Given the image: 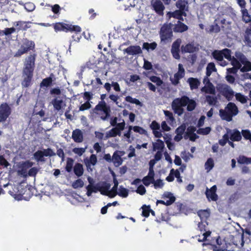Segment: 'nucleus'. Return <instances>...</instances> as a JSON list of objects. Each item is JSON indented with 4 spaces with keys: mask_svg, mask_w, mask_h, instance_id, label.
Listing matches in <instances>:
<instances>
[{
    "mask_svg": "<svg viewBox=\"0 0 251 251\" xmlns=\"http://www.w3.org/2000/svg\"><path fill=\"white\" fill-rule=\"evenodd\" d=\"M106 94L100 95L101 100L95 106L93 109V113L96 114H100V112H102L104 115L100 116V119L103 121L107 120L110 116L111 108L107 104L104 99L105 98Z\"/></svg>",
    "mask_w": 251,
    "mask_h": 251,
    "instance_id": "obj_1",
    "label": "nucleus"
},
{
    "mask_svg": "<svg viewBox=\"0 0 251 251\" xmlns=\"http://www.w3.org/2000/svg\"><path fill=\"white\" fill-rule=\"evenodd\" d=\"M239 110L236 104L229 102L226 106L225 110H219V115L222 120L230 122L232 120V117L236 116Z\"/></svg>",
    "mask_w": 251,
    "mask_h": 251,
    "instance_id": "obj_2",
    "label": "nucleus"
},
{
    "mask_svg": "<svg viewBox=\"0 0 251 251\" xmlns=\"http://www.w3.org/2000/svg\"><path fill=\"white\" fill-rule=\"evenodd\" d=\"M173 24L171 23L163 25L159 31L161 42L165 43L171 42L173 36Z\"/></svg>",
    "mask_w": 251,
    "mask_h": 251,
    "instance_id": "obj_3",
    "label": "nucleus"
},
{
    "mask_svg": "<svg viewBox=\"0 0 251 251\" xmlns=\"http://www.w3.org/2000/svg\"><path fill=\"white\" fill-rule=\"evenodd\" d=\"M52 26L54 31L56 32L58 31L71 32L79 31L80 27L77 25H73L72 24H66L62 22H58L52 24Z\"/></svg>",
    "mask_w": 251,
    "mask_h": 251,
    "instance_id": "obj_4",
    "label": "nucleus"
},
{
    "mask_svg": "<svg viewBox=\"0 0 251 251\" xmlns=\"http://www.w3.org/2000/svg\"><path fill=\"white\" fill-rule=\"evenodd\" d=\"M35 47V44L33 41L25 39L20 48L14 54V57H19L24 54L27 53L30 50H34Z\"/></svg>",
    "mask_w": 251,
    "mask_h": 251,
    "instance_id": "obj_5",
    "label": "nucleus"
},
{
    "mask_svg": "<svg viewBox=\"0 0 251 251\" xmlns=\"http://www.w3.org/2000/svg\"><path fill=\"white\" fill-rule=\"evenodd\" d=\"M239 237H236L235 238L233 235H229L225 237L226 246H227L226 251H233L234 250V248L240 247V243L239 242Z\"/></svg>",
    "mask_w": 251,
    "mask_h": 251,
    "instance_id": "obj_6",
    "label": "nucleus"
},
{
    "mask_svg": "<svg viewBox=\"0 0 251 251\" xmlns=\"http://www.w3.org/2000/svg\"><path fill=\"white\" fill-rule=\"evenodd\" d=\"M36 57V54L33 53L30 54L25 58V67L23 69L24 72H34Z\"/></svg>",
    "mask_w": 251,
    "mask_h": 251,
    "instance_id": "obj_7",
    "label": "nucleus"
},
{
    "mask_svg": "<svg viewBox=\"0 0 251 251\" xmlns=\"http://www.w3.org/2000/svg\"><path fill=\"white\" fill-rule=\"evenodd\" d=\"M218 90L228 101L232 100L234 95V91L226 84H221L218 88Z\"/></svg>",
    "mask_w": 251,
    "mask_h": 251,
    "instance_id": "obj_8",
    "label": "nucleus"
},
{
    "mask_svg": "<svg viewBox=\"0 0 251 251\" xmlns=\"http://www.w3.org/2000/svg\"><path fill=\"white\" fill-rule=\"evenodd\" d=\"M11 113V109L7 103L0 105V123L5 122Z\"/></svg>",
    "mask_w": 251,
    "mask_h": 251,
    "instance_id": "obj_9",
    "label": "nucleus"
},
{
    "mask_svg": "<svg viewBox=\"0 0 251 251\" xmlns=\"http://www.w3.org/2000/svg\"><path fill=\"white\" fill-rule=\"evenodd\" d=\"M33 165V163L29 160L22 162L18 166V174L26 177L27 176V170L31 168Z\"/></svg>",
    "mask_w": 251,
    "mask_h": 251,
    "instance_id": "obj_10",
    "label": "nucleus"
},
{
    "mask_svg": "<svg viewBox=\"0 0 251 251\" xmlns=\"http://www.w3.org/2000/svg\"><path fill=\"white\" fill-rule=\"evenodd\" d=\"M181 39L177 38L172 44L171 50L173 56L176 59H179L180 56L179 55L180 46L181 43Z\"/></svg>",
    "mask_w": 251,
    "mask_h": 251,
    "instance_id": "obj_11",
    "label": "nucleus"
},
{
    "mask_svg": "<svg viewBox=\"0 0 251 251\" xmlns=\"http://www.w3.org/2000/svg\"><path fill=\"white\" fill-rule=\"evenodd\" d=\"M217 186L216 185L212 186L210 189L206 188L205 195L209 201H216L218 199V196L216 194Z\"/></svg>",
    "mask_w": 251,
    "mask_h": 251,
    "instance_id": "obj_12",
    "label": "nucleus"
},
{
    "mask_svg": "<svg viewBox=\"0 0 251 251\" xmlns=\"http://www.w3.org/2000/svg\"><path fill=\"white\" fill-rule=\"evenodd\" d=\"M151 5L153 10L157 14L161 16L163 15L165 6L160 0H152L151 1Z\"/></svg>",
    "mask_w": 251,
    "mask_h": 251,
    "instance_id": "obj_13",
    "label": "nucleus"
},
{
    "mask_svg": "<svg viewBox=\"0 0 251 251\" xmlns=\"http://www.w3.org/2000/svg\"><path fill=\"white\" fill-rule=\"evenodd\" d=\"M227 134H229V138L233 142H239L242 139L241 132L237 129L233 130L229 128L226 129Z\"/></svg>",
    "mask_w": 251,
    "mask_h": 251,
    "instance_id": "obj_14",
    "label": "nucleus"
},
{
    "mask_svg": "<svg viewBox=\"0 0 251 251\" xmlns=\"http://www.w3.org/2000/svg\"><path fill=\"white\" fill-rule=\"evenodd\" d=\"M23 75L24 77L21 84L23 87L27 88L31 84L33 72L23 71Z\"/></svg>",
    "mask_w": 251,
    "mask_h": 251,
    "instance_id": "obj_15",
    "label": "nucleus"
},
{
    "mask_svg": "<svg viewBox=\"0 0 251 251\" xmlns=\"http://www.w3.org/2000/svg\"><path fill=\"white\" fill-rule=\"evenodd\" d=\"M182 107V105L179 100V98H176L173 100L172 103V108L175 113L178 114L179 116L182 115L184 111Z\"/></svg>",
    "mask_w": 251,
    "mask_h": 251,
    "instance_id": "obj_16",
    "label": "nucleus"
},
{
    "mask_svg": "<svg viewBox=\"0 0 251 251\" xmlns=\"http://www.w3.org/2000/svg\"><path fill=\"white\" fill-rule=\"evenodd\" d=\"M203 83H205L207 86H205L202 88L201 91L205 92L206 93L210 94H215V88L213 84L210 81L208 78H204Z\"/></svg>",
    "mask_w": 251,
    "mask_h": 251,
    "instance_id": "obj_17",
    "label": "nucleus"
},
{
    "mask_svg": "<svg viewBox=\"0 0 251 251\" xmlns=\"http://www.w3.org/2000/svg\"><path fill=\"white\" fill-rule=\"evenodd\" d=\"M31 24V22H25L19 21L14 23V25L16 27V30L18 31L20 30H26L28 28L30 27L29 24Z\"/></svg>",
    "mask_w": 251,
    "mask_h": 251,
    "instance_id": "obj_18",
    "label": "nucleus"
},
{
    "mask_svg": "<svg viewBox=\"0 0 251 251\" xmlns=\"http://www.w3.org/2000/svg\"><path fill=\"white\" fill-rule=\"evenodd\" d=\"M197 50V48L195 46L193 43H189L185 45H182L181 47V51L182 53H193Z\"/></svg>",
    "mask_w": 251,
    "mask_h": 251,
    "instance_id": "obj_19",
    "label": "nucleus"
},
{
    "mask_svg": "<svg viewBox=\"0 0 251 251\" xmlns=\"http://www.w3.org/2000/svg\"><path fill=\"white\" fill-rule=\"evenodd\" d=\"M125 51L128 54L132 55L139 54L142 52V50L139 46H130L125 49Z\"/></svg>",
    "mask_w": 251,
    "mask_h": 251,
    "instance_id": "obj_20",
    "label": "nucleus"
},
{
    "mask_svg": "<svg viewBox=\"0 0 251 251\" xmlns=\"http://www.w3.org/2000/svg\"><path fill=\"white\" fill-rule=\"evenodd\" d=\"M172 28L175 32H183L188 30V27L187 25L181 22L180 21H178L176 24L173 25Z\"/></svg>",
    "mask_w": 251,
    "mask_h": 251,
    "instance_id": "obj_21",
    "label": "nucleus"
},
{
    "mask_svg": "<svg viewBox=\"0 0 251 251\" xmlns=\"http://www.w3.org/2000/svg\"><path fill=\"white\" fill-rule=\"evenodd\" d=\"M55 80L53 74H50L49 77L44 78L40 83L41 87H48L52 85V82Z\"/></svg>",
    "mask_w": 251,
    "mask_h": 251,
    "instance_id": "obj_22",
    "label": "nucleus"
},
{
    "mask_svg": "<svg viewBox=\"0 0 251 251\" xmlns=\"http://www.w3.org/2000/svg\"><path fill=\"white\" fill-rule=\"evenodd\" d=\"M169 17H173L178 20V21H183V16H186V13L185 11L180 10H176L174 12H170L168 13Z\"/></svg>",
    "mask_w": 251,
    "mask_h": 251,
    "instance_id": "obj_23",
    "label": "nucleus"
},
{
    "mask_svg": "<svg viewBox=\"0 0 251 251\" xmlns=\"http://www.w3.org/2000/svg\"><path fill=\"white\" fill-rule=\"evenodd\" d=\"M155 173L149 172L147 176L143 177L142 181L146 186H149L151 183L153 184L154 179Z\"/></svg>",
    "mask_w": 251,
    "mask_h": 251,
    "instance_id": "obj_24",
    "label": "nucleus"
},
{
    "mask_svg": "<svg viewBox=\"0 0 251 251\" xmlns=\"http://www.w3.org/2000/svg\"><path fill=\"white\" fill-rule=\"evenodd\" d=\"M72 138L76 143H81L83 141V137L81 131L76 129L73 131Z\"/></svg>",
    "mask_w": 251,
    "mask_h": 251,
    "instance_id": "obj_25",
    "label": "nucleus"
},
{
    "mask_svg": "<svg viewBox=\"0 0 251 251\" xmlns=\"http://www.w3.org/2000/svg\"><path fill=\"white\" fill-rule=\"evenodd\" d=\"M244 234H242L240 236V238L239 239V242L240 243V248L241 251H251V247L250 245H251V243H248L245 245V242L244 240Z\"/></svg>",
    "mask_w": 251,
    "mask_h": 251,
    "instance_id": "obj_26",
    "label": "nucleus"
},
{
    "mask_svg": "<svg viewBox=\"0 0 251 251\" xmlns=\"http://www.w3.org/2000/svg\"><path fill=\"white\" fill-rule=\"evenodd\" d=\"M110 187V184L103 182V185L101 186H99V191L100 192V194L102 195L107 196L109 197L110 191L109 189Z\"/></svg>",
    "mask_w": 251,
    "mask_h": 251,
    "instance_id": "obj_27",
    "label": "nucleus"
},
{
    "mask_svg": "<svg viewBox=\"0 0 251 251\" xmlns=\"http://www.w3.org/2000/svg\"><path fill=\"white\" fill-rule=\"evenodd\" d=\"M98 160L97 156L92 154L90 155L89 159L86 158L84 159L85 165L87 168H89L91 165L94 166L97 163Z\"/></svg>",
    "mask_w": 251,
    "mask_h": 251,
    "instance_id": "obj_28",
    "label": "nucleus"
},
{
    "mask_svg": "<svg viewBox=\"0 0 251 251\" xmlns=\"http://www.w3.org/2000/svg\"><path fill=\"white\" fill-rule=\"evenodd\" d=\"M187 82L189 83L190 89L191 90L196 89L198 88L200 85V81L197 78L189 77Z\"/></svg>",
    "mask_w": 251,
    "mask_h": 251,
    "instance_id": "obj_29",
    "label": "nucleus"
},
{
    "mask_svg": "<svg viewBox=\"0 0 251 251\" xmlns=\"http://www.w3.org/2000/svg\"><path fill=\"white\" fill-rule=\"evenodd\" d=\"M51 103L55 110L59 111L62 108L63 100L56 97L52 100Z\"/></svg>",
    "mask_w": 251,
    "mask_h": 251,
    "instance_id": "obj_30",
    "label": "nucleus"
},
{
    "mask_svg": "<svg viewBox=\"0 0 251 251\" xmlns=\"http://www.w3.org/2000/svg\"><path fill=\"white\" fill-rule=\"evenodd\" d=\"M74 172L78 177L81 176L84 172L82 165L79 163H76L74 167Z\"/></svg>",
    "mask_w": 251,
    "mask_h": 251,
    "instance_id": "obj_31",
    "label": "nucleus"
},
{
    "mask_svg": "<svg viewBox=\"0 0 251 251\" xmlns=\"http://www.w3.org/2000/svg\"><path fill=\"white\" fill-rule=\"evenodd\" d=\"M112 161L115 166H119L123 162V160L121 156L117 153V151L114 152Z\"/></svg>",
    "mask_w": 251,
    "mask_h": 251,
    "instance_id": "obj_32",
    "label": "nucleus"
},
{
    "mask_svg": "<svg viewBox=\"0 0 251 251\" xmlns=\"http://www.w3.org/2000/svg\"><path fill=\"white\" fill-rule=\"evenodd\" d=\"M114 186L112 189L109 191L110 195L109 198H112L115 197L117 195V189L119 182L117 178L113 179Z\"/></svg>",
    "mask_w": 251,
    "mask_h": 251,
    "instance_id": "obj_33",
    "label": "nucleus"
},
{
    "mask_svg": "<svg viewBox=\"0 0 251 251\" xmlns=\"http://www.w3.org/2000/svg\"><path fill=\"white\" fill-rule=\"evenodd\" d=\"M198 215L200 217L201 221H207L210 216V213L207 210H200L198 212Z\"/></svg>",
    "mask_w": 251,
    "mask_h": 251,
    "instance_id": "obj_34",
    "label": "nucleus"
},
{
    "mask_svg": "<svg viewBox=\"0 0 251 251\" xmlns=\"http://www.w3.org/2000/svg\"><path fill=\"white\" fill-rule=\"evenodd\" d=\"M216 243L222 251L227 250V246H226L225 237L222 239L220 236H218L216 239Z\"/></svg>",
    "mask_w": 251,
    "mask_h": 251,
    "instance_id": "obj_35",
    "label": "nucleus"
},
{
    "mask_svg": "<svg viewBox=\"0 0 251 251\" xmlns=\"http://www.w3.org/2000/svg\"><path fill=\"white\" fill-rule=\"evenodd\" d=\"M185 75V70L181 64H178V71L174 75V78L180 79Z\"/></svg>",
    "mask_w": 251,
    "mask_h": 251,
    "instance_id": "obj_36",
    "label": "nucleus"
},
{
    "mask_svg": "<svg viewBox=\"0 0 251 251\" xmlns=\"http://www.w3.org/2000/svg\"><path fill=\"white\" fill-rule=\"evenodd\" d=\"M164 148V143L163 141L160 139H157L156 142L153 143V150L156 151V150L159 151H162Z\"/></svg>",
    "mask_w": 251,
    "mask_h": 251,
    "instance_id": "obj_37",
    "label": "nucleus"
},
{
    "mask_svg": "<svg viewBox=\"0 0 251 251\" xmlns=\"http://www.w3.org/2000/svg\"><path fill=\"white\" fill-rule=\"evenodd\" d=\"M216 68L215 67V64L213 62L209 63L206 67V77L209 76L212 72H216Z\"/></svg>",
    "mask_w": 251,
    "mask_h": 251,
    "instance_id": "obj_38",
    "label": "nucleus"
},
{
    "mask_svg": "<svg viewBox=\"0 0 251 251\" xmlns=\"http://www.w3.org/2000/svg\"><path fill=\"white\" fill-rule=\"evenodd\" d=\"M237 162L240 164H249L251 163V158L244 155H240L237 158Z\"/></svg>",
    "mask_w": 251,
    "mask_h": 251,
    "instance_id": "obj_39",
    "label": "nucleus"
},
{
    "mask_svg": "<svg viewBox=\"0 0 251 251\" xmlns=\"http://www.w3.org/2000/svg\"><path fill=\"white\" fill-rule=\"evenodd\" d=\"M157 44L156 42H153L151 43L147 42L144 43L143 44V49L149 50L150 49L153 50L157 47Z\"/></svg>",
    "mask_w": 251,
    "mask_h": 251,
    "instance_id": "obj_40",
    "label": "nucleus"
},
{
    "mask_svg": "<svg viewBox=\"0 0 251 251\" xmlns=\"http://www.w3.org/2000/svg\"><path fill=\"white\" fill-rule=\"evenodd\" d=\"M208 225V223L207 221H201L199 223L198 225V227L200 231L201 232H206L209 229H207V226Z\"/></svg>",
    "mask_w": 251,
    "mask_h": 251,
    "instance_id": "obj_41",
    "label": "nucleus"
},
{
    "mask_svg": "<svg viewBox=\"0 0 251 251\" xmlns=\"http://www.w3.org/2000/svg\"><path fill=\"white\" fill-rule=\"evenodd\" d=\"M117 195L123 198H126L128 195V190L121 185L119 187V192H117Z\"/></svg>",
    "mask_w": 251,
    "mask_h": 251,
    "instance_id": "obj_42",
    "label": "nucleus"
},
{
    "mask_svg": "<svg viewBox=\"0 0 251 251\" xmlns=\"http://www.w3.org/2000/svg\"><path fill=\"white\" fill-rule=\"evenodd\" d=\"M242 19L246 23L251 22V16L249 15L247 9L244 8L242 10Z\"/></svg>",
    "mask_w": 251,
    "mask_h": 251,
    "instance_id": "obj_43",
    "label": "nucleus"
},
{
    "mask_svg": "<svg viewBox=\"0 0 251 251\" xmlns=\"http://www.w3.org/2000/svg\"><path fill=\"white\" fill-rule=\"evenodd\" d=\"M243 66L241 67L240 71L242 73L248 72L251 71V62L249 60L242 64Z\"/></svg>",
    "mask_w": 251,
    "mask_h": 251,
    "instance_id": "obj_44",
    "label": "nucleus"
},
{
    "mask_svg": "<svg viewBox=\"0 0 251 251\" xmlns=\"http://www.w3.org/2000/svg\"><path fill=\"white\" fill-rule=\"evenodd\" d=\"M214 166V160L212 158H209L205 163V169L207 171H209L213 169Z\"/></svg>",
    "mask_w": 251,
    "mask_h": 251,
    "instance_id": "obj_45",
    "label": "nucleus"
},
{
    "mask_svg": "<svg viewBox=\"0 0 251 251\" xmlns=\"http://www.w3.org/2000/svg\"><path fill=\"white\" fill-rule=\"evenodd\" d=\"M164 114L166 117V120L168 122L173 123L175 121V119L172 112L168 110H164Z\"/></svg>",
    "mask_w": 251,
    "mask_h": 251,
    "instance_id": "obj_46",
    "label": "nucleus"
},
{
    "mask_svg": "<svg viewBox=\"0 0 251 251\" xmlns=\"http://www.w3.org/2000/svg\"><path fill=\"white\" fill-rule=\"evenodd\" d=\"M74 160L73 158L68 157L67 159L66 166L65 167L66 171L70 173L73 168Z\"/></svg>",
    "mask_w": 251,
    "mask_h": 251,
    "instance_id": "obj_47",
    "label": "nucleus"
},
{
    "mask_svg": "<svg viewBox=\"0 0 251 251\" xmlns=\"http://www.w3.org/2000/svg\"><path fill=\"white\" fill-rule=\"evenodd\" d=\"M125 100L131 103H134L137 105L142 106V103L139 101V100L135 98H133L130 96H126L125 98Z\"/></svg>",
    "mask_w": 251,
    "mask_h": 251,
    "instance_id": "obj_48",
    "label": "nucleus"
},
{
    "mask_svg": "<svg viewBox=\"0 0 251 251\" xmlns=\"http://www.w3.org/2000/svg\"><path fill=\"white\" fill-rule=\"evenodd\" d=\"M235 96L236 100L243 104L246 103L247 101V97L240 93H236Z\"/></svg>",
    "mask_w": 251,
    "mask_h": 251,
    "instance_id": "obj_49",
    "label": "nucleus"
},
{
    "mask_svg": "<svg viewBox=\"0 0 251 251\" xmlns=\"http://www.w3.org/2000/svg\"><path fill=\"white\" fill-rule=\"evenodd\" d=\"M222 50H214L212 52L213 57L218 61H222L223 60Z\"/></svg>",
    "mask_w": 251,
    "mask_h": 251,
    "instance_id": "obj_50",
    "label": "nucleus"
},
{
    "mask_svg": "<svg viewBox=\"0 0 251 251\" xmlns=\"http://www.w3.org/2000/svg\"><path fill=\"white\" fill-rule=\"evenodd\" d=\"M44 152L41 151H37L34 153V157L37 161H44Z\"/></svg>",
    "mask_w": 251,
    "mask_h": 251,
    "instance_id": "obj_51",
    "label": "nucleus"
},
{
    "mask_svg": "<svg viewBox=\"0 0 251 251\" xmlns=\"http://www.w3.org/2000/svg\"><path fill=\"white\" fill-rule=\"evenodd\" d=\"M206 100L210 105H215L217 102V98L210 95L206 96Z\"/></svg>",
    "mask_w": 251,
    "mask_h": 251,
    "instance_id": "obj_52",
    "label": "nucleus"
},
{
    "mask_svg": "<svg viewBox=\"0 0 251 251\" xmlns=\"http://www.w3.org/2000/svg\"><path fill=\"white\" fill-rule=\"evenodd\" d=\"M235 55L236 57L237 58V59H238V60L241 64L244 63V62L248 60L246 57L245 56V55L242 52H236Z\"/></svg>",
    "mask_w": 251,
    "mask_h": 251,
    "instance_id": "obj_53",
    "label": "nucleus"
},
{
    "mask_svg": "<svg viewBox=\"0 0 251 251\" xmlns=\"http://www.w3.org/2000/svg\"><path fill=\"white\" fill-rule=\"evenodd\" d=\"M142 216L145 217H148L150 215V213L151 211V206L150 205H144L142 207Z\"/></svg>",
    "mask_w": 251,
    "mask_h": 251,
    "instance_id": "obj_54",
    "label": "nucleus"
},
{
    "mask_svg": "<svg viewBox=\"0 0 251 251\" xmlns=\"http://www.w3.org/2000/svg\"><path fill=\"white\" fill-rule=\"evenodd\" d=\"M211 131V128L210 127H206L205 128H199L197 130V133L201 135H207Z\"/></svg>",
    "mask_w": 251,
    "mask_h": 251,
    "instance_id": "obj_55",
    "label": "nucleus"
},
{
    "mask_svg": "<svg viewBox=\"0 0 251 251\" xmlns=\"http://www.w3.org/2000/svg\"><path fill=\"white\" fill-rule=\"evenodd\" d=\"M75 32V34H73L72 36V41H75L76 42H79L80 39L81 38V28L80 27V31H73Z\"/></svg>",
    "mask_w": 251,
    "mask_h": 251,
    "instance_id": "obj_56",
    "label": "nucleus"
},
{
    "mask_svg": "<svg viewBox=\"0 0 251 251\" xmlns=\"http://www.w3.org/2000/svg\"><path fill=\"white\" fill-rule=\"evenodd\" d=\"M120 135L121 132L119 131V130L114 127L109 131L107 137H116L117 135L120 136Z\"/></svg>",
    "mask_w": 251,
    "mask_h": 251,
    "instance_id": "obj_57",
    "label": "nucleus"
},
{
    "mask_svg": "<svg viewBox=\"0 0 251 251\" xmlns=\"http://www.w3.org/2000/svg\"><path fill=\"white\" fill-rule=\"evenodd\" d=\"M186 4L187 2L182 0H178L176 3V6L179 8L178 10L185 11Z\"/></svg>",
    "mask_w": 251,
    "mask_h": 251,
    "instance_id": "obj_58",
    "label": "nucleus"
},
{
    "mask_svg": "<svg viewBox=\"0 0 251 251\" xmlns=\"http://www.w3.org/2000/svg\"><path fill=\"white\" fill-rule=\"evenodd\" d=\"M84 185V182L81 179H77L72 184V186L75 189L81 188Z\"/></svg>",
    "mask_w": 251,
    "mask_h": 251,
    "instance_id": "obj_59",
    "label": "nucleus"
},
{
    "mask_svg": "<svg viewBox=\"0 0 251 251\" xmlns=\"http://www.w3.org/2000/svg\"><path fill=\"white\" fill-rule=\"evenodd\" d=\"M162 198L164 199H169V200H172V203H173L176 200V198L174 196L173 194L169 192H164L162 196Z\"/></svg>",
    "mask_w": 251,
    "mask_h": 251,
    "instance_id": "obj_60",
    "label": "nucleus"
},
{
    "mask_svg": "<svg viewBox=\"0 0 251 251\" xmlns=\"http://www.w3.org/2000/svg\"><path fill=\"white\" fill-rule=\"evenodd\" d=\"M187 105V110L189 111H192L195 108L196 103L194 100L189 99V101Z\"/></svg>",
    "mask_w": 251,
    "mask_h": 251,
    "instance_id": "obj_61",
    "label": "nucleus"
},
{
    "mask_svg": "<svg viewBox=\"0 0 251 251\" xmlns=\"http://www.w3.org/2000/svg\"><path fill=\"white\" fill-rule=\"evenodd\" d=\"M223 57H225L226 59L231 60V50L228 49H225L222 50Z\"/></svg>",
    "mask_w": 251,
    "mask_h": 251,
    "instance_id": "obj_62",
    "label": "nucleus"
},
{
    "mask_svg": "<svg viewBox=\"0 0 251 251\" xmlns=\"http://www.w3.org/2000/svg\"><path fill=\"white\" fill-rule=\"evenodd\" d=\"M241 134L246 140H250L251 138V132L249 129H242Z\"/></svg>",
    "mask_w": 251,
    "mask_h": 251,
    "instance_id": "obj_63",
    "label": "nucleus"
},
{
    "mask_svg": "<svg viewBox=\"0 0 251 251\" xmlns=\"http://www.w3.org/2000/svg\"><path fill=\"white\" fill-rule=\"evenodd\" d=\"M231 63L234 67H235L240 70L241 67L242 66L241 63L239 62L237 58H234L233 56L231 58Z\"/></svg>",
    "mask_w": 251,
    "mask_h": 251,
    "instance_id": "obj_64",
    "label": "nucleus"
}]
</instances>
